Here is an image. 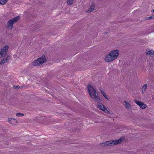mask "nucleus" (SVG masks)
<instances>
[{
    "mask_svg": "<svg viewBox=\"0 0 154 154\" xmlns=\"http://www.w3.org/2000/svg\"><path fill=\"white\" fill-rule=\"evenodd\" d=\"M87 89L88 94L93 100L97 103L101 101V99L98 96V94L92 84H88L87 86Z\"/></svg>",
    "mask_w": 154,
    "mask_h": 154,
    "instance_id": "1",
    "label": "nucleus"
},
{
    "mask_svg": "<svg viewBox=\"0 0 154 154\" xmlns=\"http://www.w3.org/2000/svg\"><path fill=\"white\" fill-rule=\"evenodd\" d=\"M125 140V137H122L118 139L110 140L103 142L99 144L100 146L102 147L110 146L121 144Z\"/></svg>",
    "mask_w": 154,
    "mask_h": 154,
    "instance_id": "2",
    "label": "nucleus"
},
{
    "mask_svg": "<svg viewBox=\"0 0 154 154\" xmlns=\"http://www.w3.org/2000/svg\"><path fill=\"white\" fill-rule=\"evenodd\" d=\"M119 54V51L118 49L110 51L104 58V61L107 63H110L116 59Z\"/></svg>",
    "mask_w": 154,
    "mask_h": 154,
    "instance_id": "3",
    "label": "nucleus"
},
{
    "mask_svg": "<svg viewBox=\"0 0 154 154\" xmlns=\"http://www.w3.org/2000/svg\"><path fill=\"white\" fill-rule=\"evenodd\" d=\"M20 19V17L17 16L9 20L7 23L6 28L8 30H11L13 28V24L17 23Z\"/></svg>",
    "mask_w": 154,
    "mask_h": 154,
    "instance_id": "4",
    "label": "nucleus"
},
{
    "mask_svg": "<svg viewBox=\"0 0 154 154\" xmlns=\"http://www.w3.org/2000/svg\"><path fill=\"white\" fill-rule=\"evenodd\" d=\"M9 48L8 46L6 45L1 49L0 51V59L6 56Z\"/></svg>",
    "mask_w": 154,
    "mask_h": 154,
    "instance_id": "5",
    "label": "nucleus"
},
{
    "mask_svg": "<svg viewBox=\"0 0 154 154\" xmlns=\"http://www.w3.org/2000/svg\"><path fill=\"white\" fill-rule=\"evenodd\" d=\"M97 107L99 109L103 111L104 112L107 114H110L109 111L102 103H99L97 105Z\"/></svg>",
    "mask_w": 154,
    "mask_h": 154,
    "instance_id": "6",
    "label": "nucleus"
},
{
    "mask_svg": "<svg viewBox=\"0 0 154 154\" xmlns=\"http://www.w3.org/2000/svg\"><path fill=\"white\" fill-rule=\"evenodd\" d=\"M134 101L135 103L141 109H146L147 107V105L145 104L143 102L139 101L137 100H135Z\"/></svg>",
    "mask_w": 154,
    "mask_h": 154,
    "instance_id": "7",
    "label": "nucleus"
},
{
    "mask_svg": "<svg viewBox=\"0 0 154 154\" xmlns=\"http://www.w3.org/2000/svg\"><path fill=\"white\" fill-rule=\"evenodd\" d=\"M123 103L124 105L127 110L128 111L132 110V107L131 103L126 100H124Z\"/></svg>",
    "mask_w": 154,
    "mask_h": 154,
    "instance_id": "8",
    "label": "nucleus"
},
{
    "mask_svg": "<svg viewBox=\"0 0 154 154\" xmlns=\"http://www.w3.org/2000/svg\"><path fill=\"white\" fill-rule=\"evenodd\" d=\"M41 65L43 63H46L48 59L46 56L43 55L39 57L38 58Z\"/></svg>",
    "mask_w": 154,
    "mask_h": 154,
    "instance_id": "9",
    "label": "nucleus"
},
{
    "mask_svg": "<svg viewBox=\"0 0 154 154\" xmlns=\"http://www.w3.org/2000/svg\"><path fill=\"white\" fill-rule=\"evenodd\" d=\"M38 58L33 61L31 63V65L33 66H41Z\"/></svg>",
    "mask_w": 154,
    "mask_h": 154,
    "instance_id": "10",
    "label": "nucleus"
},
{
    "mask_svg": "<svg viewBox=\"0 0 154 154\" xmlns=\"http://www.w3.org/2000/svg\"><path fill=\"white\" fill-rule=\"evenodd\" d=\"M95 7V4L94 3H93L90 5L89 8L88 9L87 12L91 13L94 10Z\"/></svg>",
    "mask_w": 154,
    "mask_h": 154,
    "instance_id": "11",
    "label": "nucleus"
},
{
    "mask_svg": "<svg viewBox=\"0 0 154 154\" xmlns=\"http://www.w3.org/2000/svg\"><path fill=\"white\" fill-rule=\"evenodd\" d=\"M146 54L147 55H150L152 57H154V51L152 50H148L146 51Z\"/></svg>",
    "mask_w": 154,
    "mask_h": 154,
    "instance_id": "12",
    "label": "nucleus"
},
{
    "mask_svg": "<svg viewBox=\"0 0 154 154\" xmlns=\"http://www.w3.org/2000/svg\"><path fill=\"white\" fill-rule=\"evenodd\" d=\"M8 61V58H3L0 61V64L1 65H2L6 63Z\"/></svg>",
    "mask_w": 154,
    "mask_h": 154,
    "instance_id": "13",
    "label": "nucleus"
},
{
    "mask_svg": "<svg viewBox=\"0 0 154 154\" xmlns=\"http://www.w3.org/2000/svg\"><path fill=\"white\" fill-rule=\"evenodd\" d=\"M147 85L146 84L144 85L142 88V93L143 94L144 92L146 91L147 88Z\"/></svg>",
    "mask_w": 154,
    "mask_h": 154,
    "instance_id": "14",
    "label": "nucleus"
},
{
    "mask_svg": "<svg viewBox=\"0 0 154 154\" xmlns=\"http://www.w3.org/2000/svg\"><path fill=\"white\" fill-rule=\"evenodd\" d=\"M100 92L101 94L104 97V98H105L107 100H108V98L107 97V95L105 91H100Z\"/></svg>",
    "mask_w": 154,
    "mask_h": 154,
    "instance_id": "15",
    "label": "nucleus"
},
{
    "mask_svg": "<svg viewBox=\"0 0 154 154\" xmlns=\"http://www.w3.org/2000/svg\"><path fill=\"white\" fill-rule=\"evenodd\" d=\"M74 0H67L66 1L67 5L69 6L72 5L74 3Z\"/></svg>",
    "mask_w": 154,
    "mask_h": 154,
    "instance_id": "16",
    "label": "nucleus"
},
{
    "mask_svg": "<svg viewBox=\"0 0 154 154\" xmlns=\"http://www.w3.org/2000/svg\"><path fill=\"white\" fill-rule=\"evenodd\" d=\"M16 120V119L14 118H9L8 119V123H10L11 124V125H12L13 124L12 123V120Z\"/></svg>",
    "mask_w": 154,
    "mask_h": 154,
    "instance_id": "17",
    "label": "nucleus"
},
{
    "mask_svg": "<svg viewBox=\"0 0 154 154\" xmlns=\"http://www.w3.org/2000/svg\"><path fill=\"white\" fill-rule=\"evenodd\" d=\"M8 1V0H0V4L2 5L5 4Z\"/></svg>",
    "mask_w": 154,
    "mask_h": 154,
    "instance_id": "18",
    "label": "nucleus"
},
{
    "mask_svg": "<svg viewBox=\"0 0 154 154\" xmlns=\"http://www.w3.org/2000/svg\"><path fill=\"white\" fill-rule=\"evenodd\" d=\"M16 116L17 117H20V116H24V114L20 113H18L16 114Z\"/></svg>",
    "mask_w": 154,
    "mask_h": 154,
    "instance_id": "19",
    "label": "nucleus"
},
{
    "mask_svg": "<svg viewBox=\"0 0 154 154\" xmlns=\"http://www.w3.org/2000/svg\"><path fill=\"white\" fill-rule=\"evenodd\" d=\"M20 87L18 86H14L13 87V88L16 89H18Z\"/></svg>",
    "mask_w": 154,
    "mask_h": 154,
    "instance_id": "20",
    "label": "nucleus"
},
{
    "mask_svg": "<svg viewBox=\"0 0 154 154\" xmlns=\"http://www.w3.org/2000/svg\"><path fill=\"white\" fill-rule=\"evenodd\" d=\"M148 19H149V20H150L152 19V16H150L149 17H148Z\"/></svg>",
    "mask_w": 154,
    "mask_h": 154,
    "instance_id": "21",
    "label": "nucleus"
},
{
    "mask_svg": "<svg viewBox=\"0 0 154 154\" xmlns=\"http://www.w3.org/2000/svg\"><path fill=\"white\" fill-rule=\"evenodd\" d=\"M145 20H149V19H148L147 17H146L145 18Z\"/></svg>",
    "mask_w": 154,
    "mask_h": 154,
    "instance_id": "22",
    "label": "nucleus"
},
{
    "mask_svg": "<svg viewBox=\"0 0 154 154\" xmlns=\"http://www.w3.org/2000/svg\"><path fill=\"white\" fill-rule=\"evenodd\" d=\"M151 12L153 13H154V9L152 10Z\"/></svg>",
    "mask_w": 154,
    "mask_h": 154,
    "instance_id": "23",
    "label": "nucleus"
},
{
    "mask_svg": "<svg viewBox=\"0 0 154 154\" xmlns=\"http://www.w3.org/2000/svg\"><path fill=\"white\" fill-rule=\"evenodd\" d=\"M79 131V130H77V129L76 130H75V132H76V131Z\"/></svg>",
    "mask_w": 154,
    "mask_h": 154,
    "instance_id": "24",
    "label": "nucleus"
},
{
    "mask_svg": "<svg viewBox=\"0 0 154 154\" xmlns=\"http://www.w3.org/2000/svg\"><path fill=\"white\" fill-rule=\"evenodd\" d=\"M16 123H17V121H16Z\"/></svg>",
    "mask_w": 154,
    "mask_h": 154,
    "instance_id": "25",
    "label": "nucleus"
}]
</instances>
